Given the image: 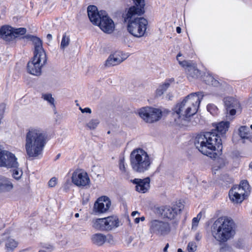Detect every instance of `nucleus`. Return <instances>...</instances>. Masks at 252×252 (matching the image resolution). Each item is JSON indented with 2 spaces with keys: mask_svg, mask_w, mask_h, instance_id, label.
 Segmentation results:
<instances>
[{
  "mask_svg": "<svg viewBox=\"0 0 252 252\" xmlns=\"http://www.w3.org/2000/svg\"><path fill=\"white\" fill-rule=\"evenodd\" d=\"M134 5L130 6L124 17L127 23V31L134 37L140 38L144 36L148 25V21L143 17H135L142 16L145 12V0H132Z\"/></svg>",
  "mask_w": 252,
  "mask_h": 252,
  "instance_id": "1",
  "label": "nucleus"
},
{
  "mask_svg": "<svg viewBox=\"0 0 252 252\" xmlns=\"http://www.w3.org/2000/svg\"><path fill=\"white\" fill-rule=\"evenodd\" d=\"M227 128L228 127H216V129L212 132L197 134L194 141L195 147L203 155L216 159L218 155L216 152V145L220 144V136L225 133L228 130Z\"/></svg>",
  "mask_w": 252,
  "mask_h": 252,
  "instance_id": "2",
  "label": "nucleus"
},
{
  "mask_svg": "<svg viewBox=\"0 0 252 252\" xmlns=\"http://www.w3.org/2000/svg\"><path fill=\"white\" fill-rule=\"evenodd\" d=\"M237 228V225L231 217L221 216L213 223L212 235L218 242L223 244L233 239L236 234Z\"/></svg>",
  "mask_w": 252,
  "mask_h": 252,
  "instance_id": "3",
  "label": "nucleus"
},
{
  "mask_svg": "<svg viewBox=\"0 0 252 252\" xmlns=\"http://www.w3.org/2000/svg\"><path fill=\"white\" fill-rule=\"evenodd\" d=\"M22 38L31 40L34 47L33 57L27 63V72L34 76H40L41 74V67L47 62L46 55L42 46V41L39 37L31 34H27L23 36Z\"/></svg>",
  "mask_w": 252,
  "mask_h": 252,
  "instance_id": "4",
  "label": "nucleus"
},
{
  "mask_svg": "<svg viewBox=\"0 0 252 252\" xmlns=\"http://www.w3.org/2000/svg\"><path fill=\"white\" fill-rule=\"evenodd\" d=\"M26 131L25 149L27 154L30 157H36L42 153L47 136L44 132L33 127L29 128Z\"/></svg>",
  "mask_w": 252,
  "mask_h": 252,
  "instance_id": "5",
  "label": "nucleus"
},
{
  "mask_svg": "<svg viewBox=\"0 0 252 252\" xmlns=\"http://www.w3.org/2000/svg\"><path fill=\"white\" fill-rule=\"evenodd\" d=\"M87 13L93 25L98 26L105 33L110 34L113 32L115 29L114 22L105 11H99L96 6L90 5L87 8Z\"/></svg>",
  "mask_w": 252,
  "mask_h": 252,
  "instance_id": "6",
  "label": "nucleus"
},
{
  "mask_svg": "<svg viewBox=\"0 0 252 252\" xmlns=\"http://www.w3.org/2000/svg\"><path fill=\"white\" fill-rule=\"evenodd\" d=\"M130 162L134 172L144 174L150 170L152 158L146 151L142 148H137L131 152Z\"/></svg>",
  "mask_w": 252,
  "mask_h": 252,
  "instance_id": "7",
  "label": "nucleus"
},
{
  "mask_svg": "<svg viewBox=\"0 0 252 252\" xmlns=\"http://www.w3.org/2000/svg\"><path fill=\"white\" fill-rule=\"evenodd\" d=\"M202 92H198L192 93L186 96L185 98L180 103L177 104L174 108L173 111L179 117L183 111V108L187 106V108L183 115L185 118H189L195 114L198 109L200 102L203 98V95Z\"/></svg>",
  "mask_w": 252,
  "mask_h": 252,
  "instance_id": "8",
  "label": "nucleus"
},
{
  "mask_svg": "<svg viewBox=\"0 0 252 252\" xmlns=\"http://www.w3.org/2000/svg\"><path fill=\"white\" fill-rule=\"evenodd\" d=\"M92 227L98 231H108L118 226L116 217H108L102 219H94L92 220Z\"/></svg>",
  "mask_w": 252,
  "mask_h": 252,
  "instance_id": "9",
  "label": "nucleus"
},
{
  "mask_svg": "<svg viewBox=\"0 0 252 252\" xmlns=\"http://www.w3.org/2000/svg\"><path fill=\"white\" fill-rule=\"evenodd\" d=\"M138 114L145 122L152 124L158 121L161 118L162 112L158 108L144 107L139 109Z\"/></svg>",
  "mask_w": 252,
  "mask_h": 252,
  "instance_id": "10",
  "label": "nucleus"
},
{
  "mask_svg": "<svg viewBox=\"0 0 252 252\" xmlns=\"http://www.w3.org/2000/svg\"><path fill=\"white\" fill-rule=\"evenodd\" d=\"M149 231L152 234L158 236H165L171 231L170 224L165 221L159 220H152L149 223Z\"/></svg>",
  "mask_w": 252,
  "mask_h": 252,
  "instance_id": "11",
  "label": "nucleus"
},
{
  "mask_svg": "<svg viewBox=\"0 0 252 252\" xmlns=\"http://www.w3.org/2000/svg\"><path fill=\"white\" fill-rule=\"evenodd\" d=\"M182 55L179 53L177 56V60L179 64L186 69V72L189 79L191 78H196L198 77L200 74V71L197 69L196 65L193 63L191 61H181L180 57Z\"/></svg>",
  "mask_w": 252,
  "mask_h": 252,
  "instance_id": "12",
  "label": "nucleus"
},
{
  "mask_svg": "<svg viewBox=\"0 0 252 252\" xmlns=\"http://www.w3.org/2000/svg\"><path fill=\"white\" fill-rule=\"evenodd\" d=\"M224 106L227 115L229 116H234L237 111H242V107L240 102L236 98L229 96L224 98Z\"/></svg>",
  "mask_w": 252,
  "mask_h": 252,
  "instance_id": "13",
  "label": "nucleus"
},
{
  "mask_svg": "<svg viewBox=\"0 0 252 252\" xmlns=\"http://www.w3.org/2000/svg\"><path fill=\"white\" fill-rule=\"evenodd\" d=\"M72 182L79 188H84L89 185L90 178L86 172L81 170L75 171L71 177Z\"/></svg>",
  "mask_w": 252,
  "mask_h": 252,
  "instance_id": "14",
  "label": "nucleus"
},
{
  "mask_svg": "<svg viewBox=\"0 0 252 252\" xmlns=\"http://www.w3.org/2000/svg\"><path fill=\"white\" fill-rule=\"evenodd\" d=\"M184 204L181 202H176L172 206H165L162 209L161 215L164 218L170 220L174 219L178 213L183 210Z\"/></svg>",
  "mask_w": 252,
  "mask_h": 252,
  "instance_id": "15",
  "label": "nucleus"
},
{
  "mask_svg": "<svg viewBox=\"0 0 252 252\" xmlns=\"http://www.w3.org/2000/svg\"><path fill=\"white\" fill-rule=\"evenodd\" d=\"M111 205L110 199L106 196H103L99 197L95 202L93 211L98 214L104 213L108 211Z\"/></svg>",
  "mask_w": 252,
  "mask_h": 252,
  "instance_id": "16",
  "label": "nucleus"
},
{
  "mask_svg": "<svg viewBox=\"0 0 252 252\" xmlns=\"http://www.w3.org/2000/svg\"><path fill=\"white\" fill-rule=\"evenodd\" d=\"M233 188L238 192L241 197L246 199L251 192V187L247 180H242L239 186H234Z\"/></svg>",
  "mask_w": 252,
  "mask_h": 252,
  "instance_id": "17",
  "label": "nucleus"
},
{
  "mask_svg": "<svg viewBox=\"0 0 252 252\" xmlns=\"http://www.w3.org/2000/svg\"><path fill=\"white\" fill-rule=\"evenodd\" d=\"M122 53L120 52H116L113 54L109 55L106 61H105V65L107 67L114 66L119 64L126 58H123L122 57Z\"/></svg>",
  "mask_w": 252,
  "mask_h": 252,
  "instance_id": "18",
  "label": "nucleus"
},
{
  "mask_svg": "<svg viewBox=\"0 0 252 252\" xmlns=\"http://www.w3.org/2000/svg\"><path fill=\"white\" fill-rule=\"evenodd\" d=\"M132 182L136 185V190L139 192L145 193L150 188V179L149 177L143 179H135Z\"/></svg>",
  "mask_w": 252,
  "mask_h": 252,
  "instance_id": "19",
  "label": "nucleus"
},
{
  "mask_svg": "<svg viewBox=\"0 0 252 252\" xmlns=\"http://www.w3.org/2000/svg\"><path fill=\"white\" fill-rule=\"evenodd\" d=\"M0 37L6 41L14 39L12 28L8 25L1 26L0 28Z\"/></svg>",
  "mask_w": 252,
  "mask_h": 252,
  "instance_id": "20",
  "label": "nucleus"
},
{
  "mask_svg": "<svg viewBox=\"0 0 252 252\" xmlns=\"http://www.w3.org/2000/svg\"><path fill=\"white\" fill-rule=\"evenodd\" d=\"M5 154L6 155L4 156L5 160H4L5 164L3 167L7 168L16 167L18 166V162L14 155L5 150Z\"/></svg>",
  "mask_w": 252,
  "mask_h": 252,
  "instance_id": "21",
  "label": "nucleus"
},
{
  "mask_svg": "<svg viewBox=\"0 0 252 252\" xmlns=\"http://www.w3.org/2000/svg\"><path fill=\"white\" fill-rule=\"evenodd\" d=\"M13 185L11 181L4 177H0V192L11 191Z\"/></svg>",
  "mask_w": 252,
  "mask_h": 252,
  "instance_id": "22",
  "label": "nucleus"
},
{
  "mask_svg": "<svg viewBox=\"0 0 252 252\" xmlns=\"http://www.w3.org/2000/svg\"><path fill=\"white\" fill-rule=\"evenodd\" d=\"M174 81L173 78L166 79L164 83L159 85L156 91V96H160L167 90L170 85V83Z\"/></svg>",
  "mask_w": 252,
  "mask_h": 252,
  "instance_id": "23",
  "label": "nucleus"
},
{
  "mask_svg": "<svg viewBox=\"0 0 252 252\" xmlns=\"http://www.w3.org/2000/svg\"><path fill=\"white\" fill-rule=\"evenodd\" d=\"M228 195L230 200L234 204L241 203L244 200V197H241L233 187L230 189Z\"/></svg>",
  "mask_w": 252,
  "mask_h": 252,
  "instance_id": "24",
  "label": "nucleus"
},
{
  "mask_svg": "<svg viewBox=\"0 0 252 252\" xmlns=\"http://www.w3.org/2000/svg\"><path fill=\"white\" fill-rule=\"evenodd\" d=\"M5 247L7 252H12L18 246V243L11 236L5 237Z\"/></svg>",
  "mask_w": 252,
  "mask_h": 252,
  "instance_id": "25",
  "label": "nucleus"
},
{
  "mask_svg": "<svg viewBox=\"0 0 252 252\" xmlns=\"http://www.w3.org/2000/svg\"><path fill=\"white\" fill-rule=\"evenodd\" d=\"M91 240L93 244L100 246L106 242V237L102 234L96 233L92 236Z\"/></svg>",
  "mask_w": 252,
  "mask_h": 252,
  "instance_id": "26",
  "label": "nucleus"
},
{
  "mask_svg": "<svg viewBox=\"0 0 252 252\" xmlns=\"http://www.w3.org/2000/svg\"><path fill=\"white\" fill-rule=\"evenodd\" d=\"M252 130V127H240L239 129V135L241 138L240 140L244 142L243 139H247L249 137L251 131Z\"/></svg>",
  "mask_w": 252,
  "mask_h": 252,
  "instance_id": "27",
  "label": "nucleus"
},
{
  "mask_svg": "<svg viewBox=\"0 0 252 252\" xmlns=\"http://www.w3.org/2000/svg\"><path fill=\"white\" fill-rule=\"evenodd\" d=\"M205 83L209 85H212L214 87H219L220 85V82L216 80L212 75H208L205 79Z\"/></svg>",
  "mask_w": 252,
  "mask_h": 252,
  "instance_id": "28",
  "label": "nucleus"
},
{
  "mask_svg": "<svg viewBox=\"0 0 252 252\" xmlns=\"http://www.w3.org/2000/svg\"><path fill=\"white\" fill-rule=\"evenodd\" d=\"M44 100L48 101L52 106L54 110L55 113H56V106L55 104V99L52 97V95L51 94H42V97Z\"/></svg>",
  "mask_w": 252,
  "mask_h": 252,
  "instance_id": "29",
  "label": "nucleus"
},
{
  "mask_svg": "<svg viewBox=\"0 0 252 252\" xmlns=\"http://www.w3.org/2000/svg\"><path fill=\"white\" fill-rule=\"evenodd\" d=\"M70 42V38L69 36H66V33L63 34L62 38V40L61 43V48L62 49H64L66 47H67Z\"/></svg>",
  "mask_w": 252,
  "mask_h": 252,
  "instance_id": "30",
  "label": "nucleus"
},
{
  "mask_svg": "<svg viewBox=\"0 0 252 252\" xmlns=\"http://www.w3.org/2000/svg\"><path fill=\"white\" fill-rule=\"evenodd\" d=\"M12 31L15 39L18 35H24L26 33L27 30L25 28H20L18 29H14L12 28Z\"/></svg>",
  "mask_w": 252,
  "mask_h": 252,
  "instance_id": "31",
  "label": "nucleus"
},
{
  "mask_svg": "<svg viewBox=\"0 0 252 252\" xmlns=\"http://www.w3.org/2000/svg\"><path fill=\"white\" fill-rule=\"evenodd\" d=\"M207 109L208 111L212 115L215 116L216 115H217L218 109L215 105L209 104L207 105Z\"/></svg>",
  "mask_w": 252,
  "mask_h": 252,
  "instance_id": "32",
  "label": "nucleus"
},
{
  "mask_svg": "<svg viewBox=\"0 0 252 252\" xmlns=\"http://www.w3.org/2000/svg\"><path fill=\"white\" fill-rule=\"evenodd\" d=\"M17 166L16 167L15 169H13L12 170V176L14 178H15L16 180H19L21 178L23 172L22 171L18 168H17Z\"/></svg>",
  "mask_w": 252,
  "mask_h": 252,
  "instance_id": "33",
  "label": "nucleus"
},
{
  "mask_svg": "<svg viewBox=\"0 0 252 252\" xmlns=\"http://www.w3.org/2000/svg\"><path fill=\"white\" fill-rule=\"evenodd\" d=\"M5 150H2L0 146V167H3L5 164V162L4 161L5 159Z\"/></svg>",
  "mask_w": 252,
  "mask_h": 252,
  "instance_id": "34",
  "label": "nucleus"
},
{
  "mask_svg": "<svg viewBox=\"0 0 252 252\" xmlns=\"http://www.w3.org/2000/svg\"><path fill=\"white\" fill-rule=\"evenodd\" d=\"M119 168L120 170L123 173H126V169L125 165V158H122L119 160Z\"/></svg>",
  "mask_w": 252,
  "mask_h": 252,
  "instance_id": "35",
  "label": "nucleus"
},
{
  "mask_svg": "<svg viewBox=\"0 0 252 252\" xmlns=\"http://www.w3.org/2000/svg\"><path fill=\"white\" fill-rule=\"evenodd\" d=\"M201 215H200V214H199L196 217L194 218L193 219L192 222V229L196 228V227L197 226L199 221L201 218Z\"/></svg>",
  "mask_w": 252,
  "mask_h": 252,
  "instance_id": "36",
  "label": "nucleus"
},
{
  "mask_svg": "<svg viewBox=\"0 0 252 252\" xmlns=\"http://www.w3.org/2000/svg\"><path fill=\"white\" fill-rule=\"evenodd\" d=\"M187 249L189 252H194L196 250V245L194 242H189Z\"/></svg>",
  "mask_w": 252,
  "mask_h": 252,
  "instance_id": "37",
  "label": "nucleus"
},
{
  "mask_svg": "<svg viewBox=\"0 0 252 252\" xmlns=\"http://www.w3.org/2000/svg\"><path fill=\"white\" fill-rule=\"evenodd\" d=\"M230 125V123L229 121H221L219 123H213L212 124V126H229Z\"/></svg>",
  "mask_w": 252,
  "mask_h": 252,
  "instance_id": "38",
  "label": "nucleus"
},
{
  "mask_svg": "<svg viewBox=\"0 0 252 252\" xmlns=\"http://www.w3.org/2000/svg\"><path fill=\"white\" fill-rule=\"evenodd\" d=\"M57 180L55 177H53L51 178L48 182V186L50 187H54L57 185Z\"/></svg>",
  "mask_w": 252,
  "mask_h": 252,
  "instance_id": "39",
  "label": "nucleus"
},
{
  "mask_svg": "<svg viewBox=\"0 0 252 252\" xmlns=\"http://www.w3.org/2000/svg\"><path fill=\"white\" fill-rule=\"evenodd\" d=\"M5 108L6 105L5 103H2L0 104V117H3Z\"/></svg>",
  "mask_w": 252,
  "mask_h": 252,
  "instance_id": "40",
  "label": "nucleus"
},
{
  "mask_svg": "<svg viewBox=\"0 0 252 252\" xmlns=\"http://www.w3.org/2000/svg\"><path fill=\"white\" fill-rule=\"evenodd\" d=\"M79 109L81 110L82 113H86L91 114L92 112L91 109L89 107H86L85 108H82L81 107H80Z\"/></svg>",
  "mask_w": 252,
  "mask_h": 252,
  "instance_id": "41",
  "label": "nucleus"
},
{
  "mask_svg": "<svg viewBox=\"0 0 252 252\" xmlns=\"http://www.w3.org/2000/svg\"><path fill=\"white\" fill-rule=\"evenodd\" d=\"M99 124V121L98 119H93L90 122L91 126H97Z\"/></svg>",
  "mask_w": 252,
  "mask_h": 252,
  "instance_id": "42",
  "label": "nucleus"
},
{
  "mask_svg": "<svg viewBox=\"0 0 252 252\" xmlns=\"http://www.w3.org/2000/svg\"><path fill=\"white\" fill-rule=\"evenodd\" d=\"M106 241H107L108 242L110 243H111L112 242H113V238L112 236H108V238H106Z\"/></svg>",
  "mask_w": 252,
  "mask_h": 252,
  "instance_id": "43",
  "label": "nucleus"
},
{
  "mask_svg": "<svg viewBox=\"0 0 252 252\" xmlns=\"http://www.w3.org/2000/svg\"><path fill=\"white\" fill-rule=\"evenodd\" d=\"M45 248L49 251H52L54 249L53 246L51 245H48V246H45Z\"/></svg>",
  "mask_w": 252,
  "mask_h": 252,
  "instance_id": "44",
  "label": "nucleus"
},
{
  "mask_svg": "<svg viewBox=\"0 0 252 252\" xmlns=\"http://www.w3.org/2000/svg\"><path fill=\"white\" fill-rule=\"evenodd\" d=\"M47 39H48V41H50L52 40V35L49 33L47 35Z\"/></svg>",
  "mask_w": 252,
  "mask_h": 252,
  "instance_id": "45",
  "label": "nucleus"
},
{
  "mask_svg": "<svg viewBox=\"0 0 252 252\" xmlns=\"http://www.w3.org/2000/svg\"><path fill=\"white\" fill-rule=\"evenodd\" d=\"M181 28L180 27H177L176 28V32L178 33H180L181 32Z\"/></svg>",
  "mask_w": 252,
  "mask_h": 252,
  "instance_id": "46",
  "label": "nucleus"
},
{
  "mask_svg": "<svg viewBox=\"0 0 252 252\" xmlns=\"http://www.w3.org/2000/svg\"><path fill=\"white\" fill-rule=\"evenodd\" d=\"M172 97H173L172 95L170 94H168L166 95V98H168L169 100H171Z\"/></svg>",
  "mask_w": 252,
  "mask_h": 252,
  "instance_id": "47",
  "label": "nucleus"
},
{
  "mask_svg": "<svg viewBox=\"0 0 252 252\" xmlns=\"http://www.w3.org/2000/svg\"><path fill=\"white\" fill-rule=\"evenodd\" d=\"M137 214L139 215V213L138 211H133L131 213V216L134 217Z\"/></svg>",
  "mask_w": 252,
  "mask_h": 252,
  "instance_id": "48",
  "label": "nucleus"
},
{
  "mask_svg": "<svg viewBox=\"0 0 252 252\" xmlns=\"http://www.w3.org/2000/svg\"><path fill=\"white\" fill-rule=\"evenodd\" d=\"M195 238L197 241H199L201 239V236L199 234H197L196 235Z\"/></svg>",
  "mask_w": 252,
  "mask_h": 252,
  "instance_id": "49",
  "label": "nucleus"
},
{
  "mask_svg": "<svg viewBox=\"0 0 252 252\" xmlns=\"http://www.w3.org/2000/svg\"><path fill=\"white\" fill-rule=\"evenodd\" d=\"M139 221H140V218H136V219H135L134 220V222L136 223H138L139 222Z\"/></svg>",
  "mask_w": 252,
  "mask_h": 252,
  "instance_id": "50",
  "label": "nucleus"
},
{
  "mask_svg": "<svg viewBox=\"0 0 252 252\" xmlns=\"http://www.w3.org/2000/svg\"><path fill=\"white\" fill-rule=\"evenodd\" d=\"M168 246H169V245H168V244H167L166 245V246L164 247V249H163V251H164V252H165L167 251V248H168Z\"/></svg>",
  "mask_w": 252,
  "mask_h": 252,
  "instance_id": "51",
  "label": "nucleus"
},
{
  "mask_svg": "<svg viewBox=\"0 0 252 252\" xmlns=\"http://www.w3.org/2000/svg\"><path fill=\"white\" fill-rule=\"evenodd\" d=\"M140 218V220H141V221H144L145 220V217H142L141 218Z\"/></svg>",
  "mask_w": 252,
  "mask_h": 252,
  "instance_id": "52",
  "label": "nucleus"
},
{
  "mask_svg": "<svg viewBox=\"0 0 252 252\" xmlns=\"http://www.w3.org/2000/svg\"><path fill=\"white\" fill-rule=\"evenodd\" d=\"M75 217L76 218H78V217H79V214L78 213H76V214H75Z\"/></svg>",
  "mask_w": 252,
  "mask_h": 252,
  "instance_id": "53",
  "label": "nucleus"
},
{
  "mask_svg": "<svg viewBox=\"0 0 252 252\" xmlns=\"http://www.w3.org/2000/svg\"><path fill=\"white\" fill-rule=\"evenodd\" d=\"M178 252H183V251H182V250L181 249H178Z\"/></svg>",
  "mask_w": 252,
  "mask_h": 252,
  "instance_id": "54",
  "label": "nucleus"
},
{
  "mask_svg": "<svg viewBox=\"0 0 252 252\" xmlns=\"http://www.w3.org/2000/svg\"><path fill=\"white\" fill-rule=\"evenodd\" d=\"M38 252H46L45 250H40Z\"/></svg>",
  "mask_w": 252,
  "mask_h": 252,
  "instance_id": "55",
  "label": "nucleus"
},
{
  "mask_svg": "<svg viewBox=\"0 0 252 252\" xmlns=\"http://www.w3.org/2000/svg\"><path fill=\"white\" fill-rule=\"evenodd\" d=\"M224 165V163H222V164L221 166H219L218 167H219V168H220L221 166H223Z\"/></svg>",
  "mask_w": 252,
  "mask_h": 252,
  "instance_id": "56",
  "label": "nucleus"
},
{
  "mask_svg": "<svg viewBox=\"0 0 252 252\" xmlns=\"http://www.w3.org/2000/svg\"><path fill=\"white\" fill-rule=\"evenodd\" d=\"M107 133H108V134H110V130H109V131L107 132Z\"/></svg>",
  "mask_w": 252,
  "mask_h": 252,
  "instance_id": "57",
  "label": "nucleus"
},
{
  "mask_svg": "<svg viewBox=\"0 0 252 252\" xmlns=\"http://www.w3.org/2000/svg\"><path fill=\"white\" fill-rule=\"evenodd\" d=\"M90 127H91H91H92V128H93V129H94V126Z\"/></svg>",
  "mask_w": 252,
  "mask_h": 252,
  "instance_id": "58",
  "label": "nucleus"
},
{
  "mask_svg": "<svg viewBox=\"0 0 252 252\" xmlns=\"http://www.w3.org/2000/svg\"><path fill=\"white\" fill-rule=\"evenodd\" d=\"M250 126H252V124L250 125Z\"/></svg>",
  "mask_w": 252,
  "mask_h": 252,
  "instance_id": "59",
  "label": "nucleus"
}]
</instances>
